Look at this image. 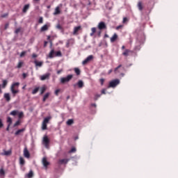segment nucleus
Listing matches in <instances>:
<instances>
[{
  "label": "nucleus",
  "mask_w": 178,
  "mask_h": 178,
  "mask_svg": "<svg viewBox=\"0 0 178 178\" xmlns=\"http://www.w3.org/2000/svg\"><path fill=\"white\" fill-rule=\"evenodd\" d=\"M120 83V79H113L109 82V86H108L107 89L110 88H115Z\"/></svg>",
  "instance_id": "1"
},
{
  "label": "nucleus",
  "mask_w": 178,
  "mask_h": 178,
  "mask_svg": "<svg viewBox=\"0 0 178 178\" xmlns=\"http://www.w3.org/2000/svg\"><path fill=\"white\" fill-rule=\"evenodd\" d=\"M19 86V82H15V83H13V85L11 86V88H10V90L12 92V93L14 95L17 94L19 90H16L15 88H18V86Z\"/></svg>",
  "instance_id": "2"
},
{
  "label": "nucleus",
  "mask_w": 178,
  "mask_h": 178,
  "mask_svg": "<svg viewBox=\"0 0 178 178\" xmlns=\"http://www.w3.org/2000/svg\"><path fill=\"white\" fill-rule=\"evenodd\" d=\"M49 139L47 136H44L42 139V145H44V147L47 149H49Z\"/></svg>",
  "instance_id": "3"
},
{
  "label": "nucleus",
  "mask_w": 178,
  "mask_h": 178,
  "mask_svg": "<svg viewBox=\"0 0 178 178\" xmlns=\"http://www.w3.org/2000/svg\"><path fill=\"white\" fill-rule=\"evenodd\" d=\"M51 118L47 117L46 118L42 124V130H46L47 129V124H48L49 121L50 120Z\"/></svg>",
  "instance_id": "4"
},
{
  "label": "nucleus",
  "mask_w": 178,
  "mask_h": 178,
  "mask_svg": "<svg viewBox=\"0 0 178 178\" xmlns=\"http://www.w3.org/2000/svg\"><path fill=\"white\" fill-rule=\"evenodd\" d=\"M73 77V75H67V76H65V78H61L60 79V82L61 83H65L68 81H70Z\"/></svg>",
  "instance_id": "5"
},
{
  "label": "nucleus",
  "mask_w": 178,
  "mask_h": 178,
  "mask_svg": "<svg viewBox=\"0 0 178 178\" xmlns=\"http://www.w3.org/2000/svg\"><path fill=\"white\" fill-rule=\"evenodd\" d=\"M93 56H88V57H87L86 59L83 60V63L82 64L84 65H86L87 63H88L89 62H90L92 59H93Z\"/></svg>",
  "instance_id": "6"
},
{
  "label": "nucleus",
  "mask_w": 178,
  "mask_h": 178,
  "mask_svg": "<svg viewBox=\"0 0 178 178\" xmlns=\"http://www.w3.org/2000/svg\"><path fill=\"white\" fill-rule=\"evenodd\" d=\"M84 86V83L82 81H79L77 82V83H74V87L76 88L78 87L79 88H82Z\"/></svg>",
  "instance_id": "7"
},
{
  "label": "nucleus",
  "mask_w": 178,
  "mask_h": 178,
  "mask_svg": "<svg viewBox=\"0 0 178 178\" xmlns=\"http://www.w3.org/2000/svg\"><path fill=\"white\" fill-rule=\"evenodd\" d=\"M50 74L47 72V74H44V75H41L40 76V80L41 81H44V80H48L49 79Z\"/></svg>",
  "instance_id": "8"
},
{
  "label": "nucleus",
  "mask_w": 178,
  "mask_h": 178,
  "mask_svg": "<svg viewBox=\"0 0 178 178\" xmlns=\"http://www.w3.org/2000/svg\"><path fill=\"white\" fill-rule=\"evenodd\" d=\"M8 84V81L6 79H3V84L0 85V93H2V90L1 88H5Z\"/></svg>",
  "instance_id": "9"
},
{
  "label": "nucleus",
  "mask_w": 178,
  "mask_h": 178,
  "mask_svg": "<svg viewBox=\"0 0 178 178\" xmlns=\"http://www.w3.org/2000/svg\"><path fill=\"white\" fill-rule=\"evenodd\" d=\"M42 164L44 165V167L47 169V166L49 165V162L47 161V159L46 157H44L42 159Z\"/></svg>",
  "instance_id": "10"
},
{
  "label": "nucleus",
  "mask_w": 178,
  "mask_h": 178,
  "mask_svg": "<svg viewBox=\"0 0 178 178\" xmlns=\"http://www.w3.org/2000/svg\"><path fill=\"white\" fill-rule=\"evenodd\" d=\"M50 27V24H46L45 25H44L43 26H42L40 31L42 32L46 31L48 30V29Z\"/></svg>",
  "instance_id": "11"
},
{
  "label": "nucleus",
  "mask_w": 178,
  "mask_h": 178,
  "mask_svg": "<svg viewBox=\"0 0 178 178\" xmlns=\"http://www.w3.org/2000/svg\"><path fill=\"white\" fill-rule=\"evenodd\" d=\"M24 157L29 159L30 157L29 152L28 151L27 148L25 147L24 149Z\"/></svg>",
  "instance_id": "12"
},
{
  "label": "nucleus",
  "mask_w": 178,
  "mask_h": 178,
  "mask_svg": "<svg viewBox=\"0 0 178 178\" xmlns=\"http://www.w3.org/2000/svg\"><path fill=\"white\" fill-rule=\"evenodd\" d=\"M98 28L99 30L105 29L106 28V25L104 22H99Z\"/></svg>",
  "instance_id": "13"
},
{
  "label": "nucleus",
  "mask_w": 178,
  "mask_h": 178,
  "mask_svg": "<svg viewBox=\"0 0 178 178\" xmlns=\"http://www.w3.org/2000/svg\"><path fill=\"white\" fill-rule=\"evenodd\" d=\"M70 160L69 159H60L58 161V164L63 165V164H67Z\"/></svg>",
  "instance_id": "14"
},
{
  "label": "nucleus",
  "mask_w": 178,
  "mask_h": 178,
  "mask_svg": "<svg viewBox=\"0 0 178 178\" xmlns=\"http://www.w3.org/2000/svg\"><path fill=\"white\" fill-rule=\"evenodd\" d=\"M81 26H75L74 28L73 34L76 35L78 33V32L81 30Z\"/></svg>",
  "instance_id": "15"
},
{
  "label": "nucleus",
  "mask_w": 178,
  "mask_h": 178,
  "mask_svg": "<svg viewBox=\"0 0 178 178\" xmlns=\"http://www.w3.org/2000/svg\"><path fill=\"white\" fill-rule=\"evenodd\" d=\"M33 177V172L31 170L29 173L25 175V178H32Z\"/></svg>",
  "instance_id": "16"
},
{
  "label": "nucleus",
  "mask_w": 178,
  "mask_h": 178,
  "mask_svg": "<svg viewBox=\"0 0 178 178\" xmlns=\"http://www.w3.org/2000/svg\"><path fill=\"white\" fill-rule=\"evenodd\" d=\"M118 35L117 33H114L113 36H112V38H111V42H114L117 39H118Z\"/></svg>",
  "instance_id": "17"
},
{
  "label": "nucleus",
  "mask_w": 178,
  "mask_h": 178,
  "mask_svg": "<svg viewBox=\"0 0 178 178\" xmlns=\"http://www.w3.org/2000/svg\"><path fill=\"white\" fill-rule=\"evenodd\" d=\"M60 13V7L58 6L56 8H55V12L54 13V15H57Z\"/></svg>",
  "instance_id": "18"
},
{
  "label": "nucleus",
  "mask_w": 178,
  "mask_h": 178,
  "mask_svg": "<svg viewBox=\"0 0 178 178\" xmlns=\"http://www.w3.org/2000/svg\"><path fill=\"white\" fill-rule=\"evenodd\" d=\"M12 152L11 150H8V151H3V153H2L1 154L3 156H10Z\"/></svg>",
  "instance_id": "19"
},
{
  "label": "nucleus",
  "mask_w": 178,
  "mask_h": 178,
  "mask_svg": "<svg viewBox=\"0 0 178 178\" xmlns=\"http://www.w3.org/2000/svg\"><path fill=\"white\" fill-rule=\"evenodd\" d=\"M34 63L35 64L36 67H42V61H34Z\"/></svg>",
  "instance_id": "20"
},
{
  "label": "nucleus",
  "mask_w": 178,
  "mask_h": 178,
  "mask_svg": "<svg viewBox=\"0 0 178 178\" xmlns=\"http://www.w3.org/2000/svg\"><path fill=\"white\" fill-rule=\"evenodd\" d=\"M4 98L6 99V100L7 102H10V97L9 93H4Z\"/></svg>",
  "instance_id": "21"
},
{
  "label": "nucleus",
  "mask_w": 178,
  "mask_h": 178,
  "mask_svg": "<svg viewBox=\"0 0 178 178\" xmlns=\"http://www.w3.org/2000/svg\"><path fill=\"white\" fill-rule=\"evenodd\" d=\"M29 4H26V6H24V8H23V13H26L27 12V10L29 9Z\"/></svg>",
  "instance_id": "22"
},
{
  "label": "nucleus",
  "mask_w": 178,
  "mask_h": 178,
  "mask_svg": "<svg viewBox=\"0 0 178 178\" xmlns=\"http://www.w3.org/2000/svg\"><path fill=\"white\" fill-rule=\"evenodd\" d=\"M131 50H125V51H124V53H122V54L124 56H128L129 55L130 53H131Z\"/></svg>",
  "instance_id": "23"
},
{
  "label": "nucleus",
  "mask_w": 178,
  "mask_h": 178,
  "mask_svg": "<svg viewBox=\"0 0 178 178\" xmlns=\"http://www.w3.org/2000/svg\"><path fill=\"white\" fill-rule=\"evenodd\" d=\"M46 90H47V86H45V85L42 86V88L40 89V95H42L45 92Z\"/></svg>",
  "instance_id": "24"
},
{
  "label": "nucleus",
  "mask_w": 178,
  "mask_h": 178,
  "mask_svg": "<svg viewBox=\"0 0 178 178\" xmlns=\"http://www.w3.org/2000/svg\"><path fill=\"white\" fill-rule=\"evenodd\" d=\"M19 164L23 166L25 164V161L22 157L19 158Z\"/></svg>",
  "instance_id": "25"
},
{
  "label": "nucleus",
  "mask_w": 178,
  "mask_h": 178,
  "mask_svg": "<svg viewBox=\"0 0 178 178\" xmlns=\"http://www.w3.org/2000/svg\"><path fill=\"white\" fill-rule=\"evenodd\" d=\"M54 54H55V51H54V50H51V51H50V53H49V58H54Z\"/></svg>",
  "instance_id": "26"
},
{
  "label": "nucleus",
  "mask_w": 178,
  "mask_h": 178,
  "mask_svg": "<svg viewBox=\"0 0 178 178\" xmlns=\"http://www.w3.org/2000/svg\"><path fill=\"white\" fill-rule=\"evenodd\" d=\"M49 95H50V93H49V92L44 95V98H43V102H44L46 101L47 99H48Z\"/></svg>",
  "instance_id": "27"
},
{
  "label": "nucleus",
  "mask_w": 178,
  "mask_h": 178,
  "mask_svg": "<svg viewBox=\"0 0 178 178\" xmlns=\"http://www.w3.org/2000/svg\"><path fill=\"white\" fill-rule=\"evenodd\" d=\"M24 131H25V129H19V130H18V131L15 133V135L17 136V135L20 134L21 133H23Z\"/></svg>",
  "instance_id": "28"
},
{
  "label": "nucleus",
  "mask_w": 178,
  "mask_h": 178,
  "mask_svg": "<svg viewBox=\"0 0 178 178\" xmlns=\"http://www.w3.org/2000/svg\"><path fill=\"white\" fill-rule=\"evenodd\" d=\"M18 113H19L18 111H12V112L10 113V115H13V116H15V115H17L18 114Z\"/></svg>",
  "instance_id": "29"
},
{
  "label": "nucleus",
  "mask_w": 178,
  "mask_h": 178,
  "mask_svg": "<svg viewBox=\"0 0 178 178\" xmlns=\"http://www.w3.org/2000/svg\"><path fill=\"white\" fill-rule=\"evenodd\" d=\"M138 8L139 10H140V11L143 10V6H142V2L141 1L138 2Z\"/></svg>",
  "instance_id": "30"
},
{
  "label": "nucleus",
  "mask_w": 178,
  "mask_h": 178,
  "mask_svg": "<svg viewBox=\"0 0 178 178\" xmlns=\"http://www.w3.org/2000/svg\"><path fill=\"white\" fill-rule=\"evenodd\" d=\"M74 72L76 74V75H80L81 71L79 70V68H74Z\"/></svg>",
  "instance_id": "31"
},
{
  "label": "nucleus",
  "mask_w": 178,
  "mask_h": 178,
  "mask_svg": "<svg viewBox=\"0 0 178 178\" xmlns=\"http://www.w3.org/2000/svg\"><path fill=\"white\" fill-rule=\"evenodd\" d=\"M4 175H5L4 170L3 169H1L0 170V177H3L4 176Z\"/></svg>",
  "instance_id": "32"
},
{
  "label": "nucleus",
  "mask_w": 178,
  "mask_h": 178,
  "mask_svg": "<svg viewBox=\"0 0 178 178\" xmlns=\"http://www.w3.org/2000/svg\"><path fill=\"white\" fill-rule=\"evenodd\" d=\"M38 90H39V88H35V89H33L32 94L35 95L38 92Z\"/></svg>",
  "instance_id": "33"
},
{
  "label": "nucleus",
  "mask_w": 178,
  "mask_h": 178,
  "mask_svg": "<svg viewBox=\"0 0 178 178\" xmlns=\"http://www.w3.org/2000/svg\"><path fill=\"white\" fill-rule=\"evenodd\" d=\"M23 65H24L23 61H19L17 65V68L18 69L21 68Z\"/></svg>",
  "instance_id": "34"
},
{
  "label": "nucleus",
  "mask_w": 178,
  "mask_h": 178,
  "mask_svg": "<svg viewBox=\"0 0 178 178\" xmlns=\"http://www.w3.org/2000/svg\"><path fill=\"white\" fill-rule=\"evenodd\" d=\"M54 54L56 56H61V52L60 51H54Z\"/></svg>",
  "instance_id": "35"
},
{
  "label": "nucleus",
  "mask_w": 178,
  "mask_h": 178,
  "mask_svg": "<svg viewBox=\"0 0 178 178\" xmlns=\"http://www.w3.org/2000/svg\"><path fill=\"white\" fill-rule=\"evenodd\" d=\"M74 123V121L73 120H69L67 122V125H72V124Z\"/></svg>",
  "instance_id": "36"
},
{
  "label": "nucleus",
  "mask_w": 178,
  "mask_h": 178,
  "mask_svg": "<svg viewBox=\"0 0 178 178\" xmlns=\"http://www.w3.org/2000/svg\"><path fill=\"white\" fill-rule=\"evenodd\" d=\"M17 115H18V117H19V119H21L22 118L24 117V113L23 112H20V113L18 112Z\"/></svg>",
  "instance_id": "37"
},
{
  "label": "nucleus",
  "mask_w": 178,
  "mask_h": 178,
  "mask_svg": "<svg viewBox=\"0 0 178 178\" xmlns=\"http://www.w3.org/2000/svg\"><path fill=\"white\" fill-rule=\"evenodd\" d=\"M92 33H90L91 36H93L95 33L96 32V28H92Z\"/></svg>",
  "instance_id": "38"
},
{
  "label": "nucleus",
  "mask_w": 178,
  "mask_h": 178,
  "mask_svg": "<svg viewBox=\"0 0 178 178\" xmlns=\"http://www.w3.org/2000/svg\"><path fill=\"white\" fill-rule=\"evenodd\" d=\"M12 122H13L12 119L10 117H8V119H7V122L9 123L8 125H11Z\"/></svg>",
  "instance_id": "39"
},
{
  "label": "nucleus",
  "mask_w": 178,
  "mask_h": 178,
  "mask_svg": "<svg viewBox=\"0 0 178 178\" xmlns=\"http://www.w3.org/2000/svg\"><path fill=\"white\" fill-rule=\"evenodd\" d=\"M108 89H107V88H106V89H102V94H104V95H106V90H107Z\"/></svg>",
  "instance_id": "40"
},
{
  "label": "nucleus",
  "mask_w": 178,
  "mask_h": 178,
  "mask_svg": "<svg viewBox=\"0 0 178 178\" xmlns=\"http://www.w3.org/2000/svg\"><path fill=\"white\" fill-rule=\"evenodd\" d=\"M76 151V148L73 147L69 152L70 153H74Z\"/></svg>",
  "instance_id": "41"
},
{
  "label": "nucleus",
  "mask_w": 178,
  "mask_h": 178,
  "mask_svg": "<svg viewBox=\"0 0 178 178\" xmlns=\"http://www.w3.org/2000/svg\"><path fill=\"white\" fill-rule=\"evenodd\" d=\"M56 29H59V30H62L63 29L62 26H60V24H58V25H56Z\"/></svg>",
  "instance_id": "42"
},
{
  "label": "nucleus",
  "mask_w": 178,
  "mask_h": 178,
  "mask_svg": "<svg viewBox=\"0 0 178 178\" xmlns=\"http://www.w3.org/2000/svg\"><path fill=\"white\" fill-rule=\"evenodd\" d=\"M60 91V89H56V90H55V95L58 96Z\"/></svg>",
  "instance_id": "43"
},
{
  "label": "nucleus",
  "mask_w": 178,
  "mask_h": 178,
  "mask_svg": "<svg viewBox=\"0 0 178 178\" xmlns=\"http://www.w3.org/2000/svg\"><path fill=\"white\" fill-rule=\"evenodd\" d=\"M38 22H39L40 24H42V23H43V18H42V17H40V18H39Z\"/></svg>",
  "instance_id": "44"
},
{
  "label": "nucleus",
  "mask_w": 178,
  "mask_h": 178,
  "mask_svg": "<svg viewBox=\"0 0 178 178\" xmlns=\"http://www.w3.org/2000/svg\"><path fill=\"white\" fill-rule=\"evenodd\" d=\"M19 124H20V121L18 120V121L14 124V127H17V126H18V125H19Z\"/></svg>",
  "instance_id": "45"
},
{
  "label": "nucleus",
  "mask_w": 178,
  "mask_h": 178,
  "mask_svg": "<svg viewBox=\"0 0 178 178\" xmlns=\"http://www.w3.org/2000/svg\"><path fill=\"white\" fill-rule=\"evenodd\" d=\"M101 97V95H95V99L97 100Z\"/></svg>",
  "instance_id": "46"
},
{
  "label": "nucleus",
  "mask_w": 178,
  "mask_h": 178,
  "mask_svg": "<svg viewBox=\"0 0 178 178\" xmlns=\"http://www.w3.org/2000/svg\"><path fill=\"white\" fill-rule=\"evenodd\" d=\"M26 54V51H22L20 54V57H23Z\"/></svg>",
  "instance_id": "47"
},
{
  "label": "nucleus",
  "mask_w": 178,
  "mask_h": 178,
  "mask_svg": "<svg viewBox=\"0 0 178 178\" xmlns=\"http://www.w3.org/2000/svg\"><path fill=\"white\" fill-rule=\"evenodd\" d=\"M3 127V124L2 122V120L0 119V128H2Z\"/></svg>",
  "instance_id": "48"
},
{
  "label": "nucleus",
  "mask_w": 178,
  "mask_h": 178,
  "mask_svg": "<svg viewBox=\"0 0 178 178\" xmlns=\"http://www.w3.org/2000/svg\"><path fill=\"white\" fill-rule=\"evenodd\" d=\"M121 67H122L121 65L118 66L117 68H115V72L117 73L118 72V70L120 69Z\"/></svg>",
  "instance_id": "49"
},
{
  "label": "nucleus",
  "mask_w": 178,
  "mask_h": 178,
  "mask_svg": "<svg viewBox=\"0 0 178 178\" xmlns=\"http://www.w3.org/2000/svg\"><path fill=\"white\" fill-rule=\"evenodd\" d=\"M20 30H21L20 28H18L17 29H16L15 33L17 34L18 33H19Z\"/></svg>",
  "instance_id": "50"
},
{
  "label": "nucleus",
  "mask_w": 178,
  "mask_h": 178,
  "mask_svg": "<svg viewBox=\"0 0 178 178\" xmlns=\"http://www.w3.org/2000/svg\"><path fill=\"white\" fill-rule=\"evenodd\" d=\"M100 82H101L102 86H103L104 79H100Z\"/></svg>",
  "instance_id": "51"
},
{
  "label": "nucleus",
  "mask_w": 178,
  "mask_h": 178,
  "mask_svg": "<svg viewBox=\"0 0 178 178\" xmlns=\"http://www.w3.org/2000/svg\"><path fill=\"white\" fill-rule=\"evenodd\" d=\"M62 72H63V70H59L57 72V74H60Z\"/></svg>",
  "instance_id": "52"
},
{
  "label": "nucleus",
  "mask_w": 178,
  "mask_h": 178,
  "mask_svg": "<svg viewBox=\"0 0 178 178\" xmlns=\"http://www.w3.org/2000/svg\"><path fill=\"white\" fill-rule=\"evenodd\" d=\"M127 21V18L124 17L123 18V23H125Z\"/></svg>",
  "instance_id": "53"
},
{
  "label": "nucleus",
  "mask_w": 178,
  "mask_h": 178,
  "mask_svg": "<svg viewBox=\"0 0 178 178\" xmlns=\"http://www.w3.org/2000/svg\"><path fill=\"white\" fill-rule=\"evenodd\" d=\"M122 25H120L119 26H117V30H118V29H120V28H122Z\"/></svg>",
  "instance_id": "54"
},
{
  "label": "nucleus",
  "mask_w": 178,
  "mask_h": 178,
  "mask_svg": "<svg viewBox=\"0 0 178 178\" xmlns=\"http://www.w3.org/2000/svg\"><path fill=\"white\" fill-rule=\"evenodd\" d=\"M37 56H38L37 54H33L32 56L33 58H37Z\"/></svg>",
  "instance_id": "55"
},
{
  "label": "nucleus",
  "mask_w": 178,
  "mask_h": 178,
  "mask_svg": "<svg viewBox=\"0 0 178 178\" xmlns=\"http://www.w3.org/2000/svg\"><path fill=\"white\" fill-rule=\"evenodd\" d=\"M23 77L25 79L26 77V74H23Z\"/></svg>",
  "instance_id": "56"
},
{
  "label": "nucleus",
  "mask_w": 178,
  "mask_h": 178,
  "mask_svg": "<svg viewBox=\"0 0 178 178\" xmlns=\"http://www.w3.org/2000/svg\"><path fill=\"white\" fill-rule=\"evenodd\" d=\"M92 106L96 108L97 105H96L95 104H92Z\"/></svg>",
  "instance_id": "57"
},
{
  "label": "nucleus",
  "mask_w": 178,
  "mask_h": 178,
  "mask_svg": "<svg viewBox=\"0 0 178 178\" xmlns=\"http://www.w3.org/2000/svg\"><path fill=\"white\" fill-rule=\"evenodd\" d=\"M10 126V124L8 125V127L6 129L7 131H9Z\"/></svg>",
  "instance_id": "58"
},
{
  "label": "nucleus",
  "mask_w": 178,
  "mask_h": 178,
  "mask_svg": "<svg viewBox=\"0 0 178 178\" xmlns=\"http://www.w3.org/2000/svg\"><path fill=\"white\" fill-rule=\"evenodd\" d=\"M135 50H140V47H135Z\"/></svg>",
  "instance_id": "59"
},
{
  "label": "nucleus",
  "mask_w": 178,
  "mask_h": 178,
  "mask_svg": "<svg viewBox=\"0 0 178 178\" xmlns=\"http://www.w3.org/2000/svg\"><path fill=\"white\" fill-rule=\"evenodd\" d=\"M9 24H6V29L8 27Z\"/></svg>",
  "instance_id": "60"
},
{
  "label": "nucleus",
  "mask_w": 178,
  "mask_h": 178,
  "mask_svg": "<svg viewBox=\"0 0 178 178\" xmlns=\"http://www.w3.org/2000/svg\"><path fill=\"white\" fill-rule=\"evenodd\" d=\"M47 42H44V47L47 46Z\"/></svg>",
  "instance_id": "61"
},
{
  "label": "nucleus",
  "mask_w": 178,
  "mask_h": 178,
  "mask_svg": "<svg viewBox=\"0 0 178 178\" xmlns=\"http://www.w3.org/2000/svg\"><path fill=\"white\" fill-rule=\"evenodd\" d=\"M122 49H125V46H122Z\"/></svg>",
  "instance_id": "62"
},
{
  "label": "nucleus",
  "mask_w": 178,
  "mask_h": 178,
  "mask_svg": "<svg viewBox=\"0 0 178 178\" xmlns=\"http://www.w3.org/2000/svg\"><path fill=\"white\" fill-rule=\"evenodd\" d=\"M112 72V70H110V71H109V74H111Z\"/></svg>",
  "instance_id": "63"
},
{
  "label": "nucleus",
  "mask_w": 178,
  "mask_h": 178,
  "mask_svg": "<svg viewBox=\"0 0 178 178\" xmlns=\"http://www.w3.org/2000/svg\"><path fill=\"white\" fill-rule=\"evenodd\" d=\"M105 37L108 38V35H105Z\"/></svg>",
  "instance_id": "64"
}]
</instances>
